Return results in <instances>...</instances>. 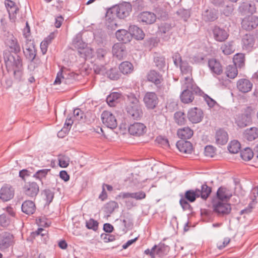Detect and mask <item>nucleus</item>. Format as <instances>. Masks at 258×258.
<instances>
[{
	"label": "nucleus",
	"instance_id": "obj_1",
	"mask_svg": "<svg viewBox=\"0 0 258 258\" xmlns=\"http://www.w3.org/2000/svg\"><path fill=\"white\" fill-rule=\"evenodd\" d=\"M4 58L8 72H12L15 78L20 81L22 76L23 64L21 57L18 53L13 54L11 51L4 52Z\"/></svg>",
	"mask_w": 258,
	"mask_h": 258
},
{
	"label": "nucleus",
	"instance_id": "obj_2",
	"mask_svg": "<svg viewBox=\"0 0 258 258\" xmlns=\"http://www.w3.org/2000/svg\"><path fill=\"white\" fill-rule=\"evenodd\" d=\"M183 90L180 98L182 102L189 103L194 100L195 96L201 95V90L194 82L190 76H186L182 82Z\"/></svg>",
	"mask_w": 258,
	"mask_h": 258
},
{
	"label": "nucleus",
	"instance_id": "obj_3",
	"mask_svg": "<svg viewBox=\"0 0 258 258\" xmlns=\"http://www.w3.org/2000/svg\"><path fill=\"white\" fill-rule=\"evenodd\" d=\"M125 110L128 117L133 119L140 120L143 116L142 105L135 95H127Z\"/></svg>",
	"mask_w": 258,
	"mask_h": 258
},
{
	"label": "nucleus",
	"instance_id": "obj_4",
	"mask_svg": "<svg viewBox=\"0 0 258 258\" xmlns=\"http://www.w3.org/2000/svg\"><path fill=\"white\" fill-rule=\"evenodd\" d=\"M148 82L153 83L157 87V92L161 95H163L167 91L165 87L161 84L163 81L162 75L155 70H150L146 75Z\"/></svg>",
	"mask_w": 258,
	"mask_h": 258
},
{
	"label": "nucleus",
	"instance_id": "obj_5",
	"mask_svg": "<svg viewBox=\"0 0 258 258\" xmlns=\"http://www.w3.org/2000/svg\"><path fill=\"white\" fill-rule=\"evenodd\" d=\"M132 8L130 3L124 2L110 9L111 13L114 14L120 19H124L128 16L132 11Z\"/></svg>",
	"mask_w": 258,
	"mask_h": 258
},
{
	"label": "nucleus",
	"instance_id": "obj_6",
	"mask_svg": "<svg viewBox=\"0 0 258 258\" xmlns=\"http://www.w3.org/2000/svg\"><path fill=\"white\" fill-rule=\"evenodd\" d=\"M212 205L214 211L219 216L227 215L230 213L231 210L230 205L224 202V201L213 199Z\"/></svg>",
	"mask_w": 258,
	"mask_h": 258
},
{
	"label": "nucleus",
	"instance_id": "obj_7",
	"mask_svg": "<svg viewBox=\"0 0 258 258\" xmlns=\"http://www.w3.org/2000/svg\"><path fill=\"white\" fill-rule=\"evenodd\" d=\"M23 49L26 58L29 61H32L36 55V50L33 41L27 39Z\"/></svg>",
	"mask_w": 258,
	"mask_h": 258
},
{
	"label": "nucleus",
	"instance_id": "obj_8",
	"mask_svg": "<svg viewBox=\"0 0 258 258\" xmlns=\"http://www.w3.org/2000/svg\"><path fill=\"white\" fill-rule=\"evenodd\" d=\"M143 101L148 109H153L157 106L159 99L155 92H148L144 95Z\"/></svg>",
	"mask_w": 258,
	"mask_h": 258
},
{
	"label": "nucleus",
	"instance_id": "obj_9",
	"mask_svg": "<svg viewBox=\"0 0 258 258\" xmlns=\"http://www.w3.org/2000/svg\"><path fill=\"white\" fill-rule=\"evenodd\" d=\"M75 47L78 49V53L81 55H84V56L89 57L93 53V50L89 47H87L86 43L80 40V36L78 35L76 38L74 40Z\"/></svg>",
	"mask_w": 258,
	"mask_h": 258
},
{
	"label": "nucleus",
	"instance_id": "obj_10",
	"mask_svg": "<svg viewBox=\"0 0 258 258\" xmlns=\"http://www.w3.org/2000/svg\"><path fill=\"white\" fill-rule=\"evenodd\" d=\"M101 119L103 123L108 128L113 129L117 125L115 116L110 111H104L101 114Z\"/></svg>",
	"mask_w": 258,
	"mask_h": 258
},
{
	"label": "nucleus",
	"instance_id": "obj_11",
	"mask_svg": "<svg viewBox=\"0 0 258 258\" xmlns=\"http://www.w3.org/2000/svg\"><path fill=\"white\" fill-rule=\"evenodd\" d=\"M258 26V17L250 15L244 18L241 22L242 28L246 31H251Z\"/></svg>",
	"mask_w": 258,
	"mask_h": 258
},
{
	"label": "nucleus",
	"instance_id": "obj_12",
	"mask_svg": "<svg viewBox=\"0 0 258 258\" xmlns=\"http://www.w3.org/2000/svg\"><path fill=\"white\" fill-rule=\"evenodd\" d=\"M255 42V38L253 35L246 34L244 35L241 39V46L243 50L250 52L254 48Z\"/></svg>",
	"mask_w": 258,
	"mask_h": 258
},
{
	"label": "nucleus",
	"instance_id": "obj_13",
	"mask_svg": "<svg viewBox=\"0 0 258 258\" xmlns=\"http://www.w3.org/2000/svg\"><path fill=\"white\" fill-rule=\"evenodd\" d=\"M156 15L150 12L146 11L140 13L138 16V21L147 25H151L156 22Z\"/></svg>",
	"mask_w": 258,
	"mask_h": 258
},
{
	"label": "nucleus",
	"instance_id": "obj_14",
	"mask_svg": "<svg viewBox=\"0 0 258 258\" xmlns=\"http://www.w3.org/2000/svg\"><path fill=\"white\" fill-rule=\"evenodd\" d=\"M187 117L190 121L193 123L200 122L203 118L202 110L198 107H194L189 110Z\"/></svg>",
	"mask_w": 258,
	"mask_h": 258
},
{
	"label": "nucleus",
	"instance_id": "obj_15",
	"mask_svg": "<svg viewBox=\"0 0 258 258\" xmlns=\"http://www.w3.org/2000/svg\"><path fill=\"white\" fill-rule=\"evenodd\" d=\"M14 189L9 184H5L0 189V199L7 202L13 198Z\"/></svg>",
	"mask_w": 258,
	"mask_h": 258
},
{
	"label": "nucleus",
	"instance_id": "obj_16",
	"mask_svg": "<svg viewBox=\"0 0 258 258\" xmlns=\"http://www.w3.org/2000/svg\"><path fill=\"white\" fill-rule=\"evenodd\" d=\"M23 191L27 196L32 198H35L39 192V186L35 182H29L24 186Z\"/></svg>",
	"mask_w": 258,
	"mask_h": 258
},
{
	"label": "nucleus",
	"instance_id": "obj_17",
	"mask_svg": "<svg viewBox=\"0 0 258 258\" xmlns=\"http://www.w3.org/2000/svg\"><path fill=\"white\" fill-rule=\"evenodd\" d=\"M236 86L239 91L245 93L251 90L253 84L248 79L242 78L237 81Z\"/></svg>",
	"mask_w": 258,
	"mask_h": 258
},
{
	"label": "nucleus",
	"instance_id": "obj_18",
	"mask_svg": "<svg viewBox=\"0 0 258 258\" xmlns=\"http://www.w3.org/2000/svg\"><path fill=\"white\" fill-rule=\"evenodd\" d=\"M258 196V187L255 186L253 187L251 190L250 198L251 200V202L249 204L248 207L240 211V214H248L251 212L252 209L255 206L256 202V198Z\"/></svg>",
	"mask_w": 258,
	"mask_h": 258
},
{
	"label": "nucleus",
	"instance_id": "obj_19",
	"mask_svg": "<svg viewBox=\"0 0 258 258\" xmlns=\"http://www.w3.org/2000/svg\"><path fill=\"white\" fill-rule=\"evenodd\" d=\"M146 126L144 124L136 122L129 126L128 132L131 135L140 136L146 132Z\"/></svg>",
	"mask_w": 258,
	"mask_h": 258
},
{
	"label": "nucleus",
	"instance_id": "obj_20",
	"mask_svg": "<svg viewBox=\"0 0 258 258\" xmlns=\"http://www.w3.org/2000/svg\"><path fill=\"white\" fill-rule=\"evenodd\" d=\"M14 242V237L12 234L8 232H4L2 234L0 241V248L5 249L12 245Z\"/></svg>",
	"mask_w": 258,
	"mask_h": 258
},
{
	"label": "nucleus",
	"instance_id": "obj_21",
	"mask_svg": "<svg viewBox=\"0 0 258 258\" xmlns=\"http://www.w3.org/2000/svg\"><path fill=\"white\" fill-rule=\"evenodd\" d=\"M251 122V117L249 113L239 114L236 119V123L241 128L249 125Z\"/></svg>",
	"mask_w": 258,
	"mask_h": 258
},
{
	"label": "nucleus",
	"instance_id": "obj_22",
	"mask_svg": "<svg viewBox=\"0 0 258 258\" xmlns=\"http://www.w3.org/2000/svg\"><path fill=\"white\" fill-rule=\"evenodd\" d=\"M6 44L11 50V52L18 53L21 51V47L17 39L12 35L8 36Z\"/></svg>",
	"mask_w": 258,
	"mask_h": 258
},
{
	"label": "nucleus",
	"instance_id": "obj_23",
	"mask_svg": "<svg viewBox=\"0 0 258 258\" xmlns=\"http://www.w3.org/2000/svg\"><path fill=\"white\" fill-rule=\"evenodd\" d=\"M255 5L252 2H243L240 4L238 11L242 15H246L248 13L253 14L255 12Z\"/></svg>",
	"mask_w": 258,
	"mask_h": 258
},
{
	"label": "nucleus",
	"instance_id": "obj_24",
	"mask_svg": "<svg viewBox=\"0 0 258 258\" xmlns=\"http://www.w3.org/2000/svg\"><path fill=\"white\" fill-rule=\"evenodd\" d=\"M213 33L215 39L219 42L226 40L229 36L228 32L224 29L219 27H215L213 30Z\"/></svg>",
	"mask_w": 258,
	"mask_h": 258
},
{
	"label": "nucleus",
	"instance_id": "obj_25",
	"mask_svg": "<svg viewBox=\"0 0 258 258\" xmlns=\"http://www.w3.org/2000/svg\"><path fill=\"white\" fill-rule=\"evenodd\" d=\"M112 53L113 56L118 59H122L126 55V50L124 45L120 43L114 44L112 47Z\"/></svg>",
	"mask_w": 258,
	"mask_h": 258
},
{
	"label": "nucleus",
	"instance_id": "obj_26",
	"mask_svg": "<svg viewBox=\"0 0 258 258\" xmlns=\"http://www.w3.org/2000/svg\"><path fill=\"white\" fill-rule=\"evenodd\" d=\"M216 142L218 145L226 144L228 140V135L226 131L222 128L218 130L215 134Z\"/></svg>",
	"mask_w": 258,
	"mask_h": 258
},
{
	"label": "nucleus",
	"instance_id": "obj_27",
	"mask_svg": "<svg viewBox=\"0 0 258 258\" xmlns=\"http://www.w3.org/2000/svg\"><path fill=\"white\" fill-rule=\"evenodd\" d=\"M216 196V198L214 199L221 201H227L232 196V192L227 188L221 186L218 188Z\"/></svg>",
	"mask_w": 258,
	"mask_h": 258
},
{
	"label": "nucleus",
	"instance_id": "obj_28",
	"mask_svg": "<svg viewBox=\"0 0 258 258\" xmlns=\"http://www.w3.org/2000/svg\"><path fill=\"white\" fill-rule=\"evenodd\" d=\"M176 146L180 152L184 153H190L192 150V146L191 143L185 140L177 142Z\"/></svg>",
	"mask_w": 258,
	"mask_h": 258
},
{
	"label": "nucleus",
	"instance_id": "obj_29",
	"mask_svg": "<svg viewBox=\"0 0 258 258\" xmlns=\"http://www.w3.org/2000/svg\"><path fill=\"white\" fill-rule=\"evenodd\" d=\"M21 209L23 213L27 215H31L35 212L36 206L33 202L27 200L22 204Z\"/></svg>",
	"mask_w": 258,
	"mask_h": 258
},
{
	"label": "nucleus",
	"instance_id": "obj_30",
	"mask_svg": "<svg viewBox=\"0 0 258 258\" xmlns=\"http://www.w3.org/2000/svg\"><path fill=\"white\" fill-rule=\"evenodd\" d=\"M208 66L212 73L220 75L222 73V67L218 60L215 59H211L208 61Z\"/></svg>",
	"mask_w": 258,
	"mask_h": 258
},
{
	"label": "nucleus",
	"instance_id": "obj_31",
	"mask_svg": "<svg viewBox=\"0 0 258 258\" xmlns=\"http://www.w3.org/2000/svg\"><path fill=\"white\" fill-rule=\"evenodd\" d=\"M116 37L117 39L123 43H126L130 42L132 37L130 32L124 29L118 30L116 32Z\"/></svg>",
	"mask_w": 258,
	"mask_h": 258
},
{
	"label": "nucleus",
	"instance_id": "obj_32",
	"mask_svg": "<svg viewBox=\"0 0 258 258\" xmlns=\"http://www.w3.org/2000/svg\"><path fill=\"white\" fill-rule=\"evenodd\" d=\"M129 31L131 34V37L134 36L137 40H142L144 38L145 34L143 30L136 25H131L129 27Z\"/></svg>",
	"mask_w": 258,
	"mask_h": 258
},
{
	"label": "nucleus",
	"instance_id": "obj_33",
	"mask_svg": "<svg viewBox=\"0 0 258 258\" xmlns=\"http://www.w3.org/2000/svg\"><path fill=\"white\" fill-rule=\"evenodd\" d=\"M73 80L68 77L67 74H63L61 71H59L56 76L55 80L54 82V84L59 85L61 83H63L66 84H70Z\"/></svg>",
	"mask_w": 258,
	"mask_h": 258
},
{
	"label": "nucleus",
	"instance_id": "obj_34",
	"mask_svg": "<svg viewBox=\"0 0 258 258\" xmlns=\"http://www.w3.org/2000/svg\"><path fill=\"white\" fill-rule=\"evenodd\" d=\"M123 199L133 198L136 200H142L146 198V193L143 191H139L136 192H123L121 194Z\"/></svg>",
	"mask_w": 258,
	"mask_h": 258
},
{
	"label": "nucleus",
	"instance_id": "obj_35",
	"mask_svg": "<svg viewBox=\"0 0 258 258\" xmlns=\"http://www.w3.org/2000/svg\"><path fill=\"white\" fill-rule=\"evenodd\" d=\"M196 189L199 197H201V198L204 200H207L212 191L211 188L208 186L206 184H203L201 187V189L197 188Z\"/></svg>",
	"mask_w": 258,
	"mask_h": 258
},
{
	"label": "nucleus",
	"instance_id": "obj_36",
	"mask_svg": "<svg viewBox=\"0 0 258 258\" xmlns=\"http://www.w3.org/2000/svg\"><path fill=\"white\" fill-rule=\"evenodd\" d=\"M244 137L248 141H251L258 137V128L252 127L246 130L244 132Z\"/></svg>",
	"mask_w": 258,
	"mask_h": 258
},
{
	"label": "nucleus",
	"instance_id": "obj_37",
	"mask_svg": "<svg viewBox=\"0 0 258 258\" xmlns=\"http://www.w3.org/2000/svg\"><path fill=\"white\" fill-rule=\"evenodd\" d=\"M73 122L74 120L72 119V117L68 116L66 119L63 127L58 133V137L62 138L64 135L68 134Z\"/></svg>",
	"mask_w": 258,
	"mask_h": 258
},
{
	"label": "nucleus",
	"instance_id": "obj_38",
	"mask_svg": "<svg viewBox=\"0 0 258 258\" xmlns=\"http://www.w3.org/2000/svg\"><path fill=\"white\" fill-rule=\"evenodd\" d=\"M178 136L185 140L190 139L193 135V131L188 127L180 128L177 131Z\"/></svg>",
	"mask_w": 258,
	"mask_h": 258
},
{
	"label": "nucleus",
	"instance_id": "obj_39",
	"mask_svg": "<svg viewBox=\"0 0 258 258\" xmlns=\"http://www.w3.org/2000/svg\"><path fill=\"white\" fill-rule=\"evenodd\" d=\"M217 18V13L214 9L207 10L203 13V18L206 21H214Z\"/></svg>",
	"mask_w": 258,
	"mask_h": 258
},
{
	"label": "nucleus",
	"instance_id": "obj_40",
	"mask_svg": "<svg viewBox=\"0 0 258 258\" xmlns=\"http://www.w3.org/2000/svg\"><path fill=\"white\" fill-rule=\"evenodd\" d=\"M221 49L226 55H229L233 53L235 51L234 42L233 41H229L221 46Z\"/></svg>",
	"mask_w": 258,
	"mask_h": 258
},
{
	"label": "nucleus",
	"instance_id": "obj_41",
	"mask_svg": "<svg viewBox=\"0 0 258 258\" xmlns=\"http://www.w3.org/2000/svg\"><path fill=\"white\" fill-rule=\"evenodd\" d=\"M245 60L244 54L238 53L234 55L233 64L238 68H241L244 66Z\"/></svg>",
	"mask_w": 258,
	"mask_h": 258
},
{
	"label": "nucleus",
	"instance_id": "obj_42",
	"mask_svg": "<svg viewBox=\"0 0 258 258\" xmlns=\"http://www.w3.org/2000/svg\"><path fill=\"white\" fill-rule=\"evenodd\" d=\"M133 66L129 61H123L121 62L119 67L120 71L123 74H128L133 71Z\"/></svg>",
	"mask_w": 258,
	"mask_h": 258
},
{
	"label": "nucleus",
	"instance_id": "obj_43",
	"mask_svg": "<svg viewBox=\"0 0 258 258\" xmlns=\"http://www.w3.org/2000/svg\"><path fill=\"white\" fill-rule=\"evenodd\" d=\"M225 74L227 77L230 79H234L238 75L237 67L234 64L228 66L226 68Z\"/></svg>",
	"mask_w": 258,
	"mask_h": 258
},
{
	"label": "nucleus",
	"instance_id": "obj_44",
	"mask_svg": "<svg viewBox=\"0 0 258 258\" xmlns=\"http://www.w3.org/2000/svg\"><path fill=\"white\" fill-rule=\"evenodd\" d=\"M156 253L159 257H162L167 254L169 247L164 243H160L157 245Z\"/></svg>",
	"mask_w": 258,
	"mask_h": 258
},
{
	"label": "nucleus",
	"instance_id": "obj_45",
	"mask_svg": "<svg viewBox=\"0 0 258 258\" xmlns=\"http://www.w3.org/2000/svg\"><path fill=\"white\" fill-rule=\"evenodd\" d=\"M181 73L191 77L192 69L186 61H183L179 65Z\"/></svg>",
	"mask_w": 258,
	"mask_h": 258
},
{
	"label": "nucleus",
	"instance_id": "obj_46",
	"mask_svg": "<svg viewBox=\"0 0 258 258\" xmlns=\"http://www.w3.org/2000/svg\"><path fill=\"white\" fill-rule=\"evenodd\" d=\"M120 94L113 92L108 95L106 98V102L110 106H113L117 102V99L120 97Z\"/></svg>",
	"mask_w": 258,
	"mask_h": 258
},
{
	"label": "nucleus",
	"instance_id": "obj_47",
	"mask_svg": "<svg viewBox=\"0 0 258 258\" xmlns=\"http://www.w3.org/2000/svg\"><path fill=\"white\" fill-rule=\"evenodd\" d=\"M189 202H194L197 198H199L197 189L188 190L185 192L184 197Z\"/></svg>",
	"mask_w": 258,
	"mask_h": 258
},
{
	"label": "nucleus",
	"instance_id": "obj_48",
	"mask_svg": "<svg viewBox=\"0 0 258 258\" xmlns=\"http://www.w3.org/2000/svg\"><path fill=\"white\" fill-rule=\"evenodd\" d=\"M240 156L243 160L249 161L253 157V153L249 148H245L241 152Z\"/></svg>",
	"mask_w": 258,
	"mask_h": 258
},
{
	"label": "nucleus",
	"instance_id": "obj_49",
	"mask_svg": "<svg viewBox=\"0 0 258 258\" xmlns=\"http://www.w3.org/2000/svg\"><path fill=\"white\" fill-rule=\"evenodd\" d=\"M228 149L230 153L233 154L237 153L240 149V144L237 141H232L229 144Z\"/></svg>",
	"mask_w": 258,
	"mask_h": 258
},
{
	"label": "nucleus",
	"instance_id": "obj_50",
	"mask_svg": "<svg viewBox=\"0 0 258 258\" xmlns=\"http://www.w3.org/2000/svg\"><path fill=\"white\" fill-rule=\"evenodd\" d=\"M174 119L178 124L183 125L186 121L185 115L182 112H176L174 114Z\"/></svg>",
	"mask_w": 258,
	"mask_h": 258
},
{
	"label": "nucleus",
	"instance_id": "obj_51",
	"mask_svg": "<svg viewBox=\"0 0 258 258\" xmlns=\"http://www.w3.org/2000/svg\"><path fill=\"white\" fill-rule=\"evenodd\" d=\"M172 28V26L170 24L167 23H164L161 24L159 26V33L161 35L168 33Z\"/></svg>",
	"mask_w": 258,
	"mask_h": 258
},
{
	"label": "nucleus",
	"instance_id": "obj_52",
	"mask_svg": "<svg viewBox=\"0 0 258 258\" xmlns=\"http://www.w3.org/2000/svg\"><path fill=\"white\" fill-rule=\"evenodd\" d=\"M118 208V204L115 201H110L107 203L105 206L106 213L111 214L114 210Z\"/></svg>",
	"mask_w": 258,
	"mask_h": 258
},
{
	"label": "nucleus",
	"instance_id": "obj_53",
	"mask_svg": "<svg viewBox=\"0 0 258 258\" xmlns=\"http://www.w3.org/2000/svg\"><path fill=\"white\" fill-rule=\"evenodd\" d=\"M176 13L184 21H186L190 16V11L188 10L179 9Z\"/></svg>",
	"mask_w": 258,
	"mask_h": 258
},
{
	"label": "nucleus",
	"instance_id": "obj_54",
	"mask_svg": "<svg viewBox=\"0 0 258 258\" xmlns=\"http://www.w3.org/2000/svg\"><path fill=\"white\" fill-rule=\"evenodd\" d=\"M58 160L61 167L66 168L69 165L70 159L66 156L60 155L58 156Z\"/></svg>",
	"mask_w": 258,
	"mask_h": 258
},
{
	"label": "nucleus",
	"instance_id": "obj_55",
	"mask_svg": "<svg viewBox=\"0 0 258 258\" xmlns=\"http://www.w3.org/2000/svg\"><path fill=\"white\" fill-rule=\"evenodd\" d=\"M107 76L111 80H117L119 78V74L116 69L111 68L106 72Z\"/></svg>",
	"mask_w": 258,
	"mask_h": 258
},
{
	"label": "nucleus",
	"instance_id": "obj_56",
	"mask_svg": "<svg viewBox=\"0 0 258 258\" xmlns=\"http://www.w3.org/2000/svg\"><path fill=\"white\" fill-rule=\"evenodd\" d=\"M234 10V6L230 4L225 6L222 10V13L225 16L228 17L231 15Z\"/></svg>",
	"mask_w": 258,
	"mask_h": 258
},
{
	"label": "nucleus",
	"instance_id": "obj_57",
	"mask_svg": "<svg viewBox=\"0 0 258 258\" xmlns=\"http://www.w3.org/2000/svg\"><path fill=\"white\" fill-rule=\"evenodd\" d=\"M43 192L45 196L46 202L50 204L53 199L54 192L50 189H45Z\"/></svg>",
	"mask_w": 258,
	"mask_h": 258
},
{
	"label": "nucleus",
	"instance_id": "obj_58",
	"mask_svg": "<svg viewBox=\"0 0 258 258\" xmlns=\"http://www.w3.org/2000/svg\"><path fill=\"white\" fill-rule=\"evenodd\" d=\"M86 225L88 229L96 231L98 229V223L97 221L93 219H90L89 220L86 221Z\"/></svg>",
	"mask_w": 258,
	"mask_h": 258
},
{
	"label": "nucleus",
	"instance_id": "obj_59",
	"mask_svg": "<svg viewBox=\"0 0 258 258\" xmlns=\"http://www.w3.org/2000/svg\"><path fill=\"white\" fill-rule=\"evenodd\" d=\"M50 169H44L37 171L33 176L40 180L43 177H45L47 174L48 172L50 171Z\"/></svg>",
	"mask_w": 258,
	"mask_h": 258
},
{
	"label": "nucleus",
	"instance_id": "obj_60",
	"mask_svg": "<svg viewBox=\"0 0 258 258\" xmlns=\"http://www.w3.org/2000/svg\"><path fill=\"white\" fill-rule=\"evenodd\" d=\"M204 153L206 156L209 157H214L215 153V150L213 146L208 145L205 148Z\"/></svg>",
	"mask_w": 258,
	"mask_h": 258
},
{
	"label": "nucleus",
	"instance_id": "obj_61",
	"mask_svg": "<svg viewBox=\"0 0 258 258\" xmlns=\"http://www.w3.org/2000/svg\"><path fill=\"white\" fill-rule=\"evenodd\" d=\"M18 10L19 9L17 6L7 10L9 13V18L12 21H15L16 15Z\"/></svg>",
	"mask_w": 258,
	"mask_h": 258
},
{
	"label": "nucleus",
	"instance_id": "obj_62",
	"mask_svg": "<svg viewBox=\"0 0 258 258\" xmlns=\"http://www.w3.org/2000/svg\"><path fill=\"white\" fill-rule=\"evenodd\" d=\"M154 62L156 66L161 69L165 66V59L163 57H156L154 58Z\"/></svg>",
	"mask_w": 258,
	"mask_h": 258
},
{
	"label": "nucleus",
	"instance_id": "obj_63",
	"mask_svg": "<svg viewBox=\"0 0 258 258\" xmlns=\"http://www.w3.org/2000/svg\"><path fill=\"white\" fill-rule=\"evenodd\" d=\"M84 116V113L79 108H76L74 110L73 117L77 120H80Z\"/></svg>",
	"mask_w": 258,
	"mask_h": 258
},
{
	"label": "nucleus",
	"instance_id": "obj_64",
	"mask_svg": "<svg viewBox=\"0 0 258 258\" xmlns=\"http://www.w3.org/2000/svg\"><path fill=\"white\" fill-rule=\"evenodd\" d=\"M179 203L183 210H190L191 206L185 198L182 197L179 201Z\"/></svg>",
	"mask_w": 258,
	"mask_h": 258
}]
</instances>
